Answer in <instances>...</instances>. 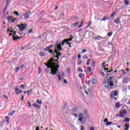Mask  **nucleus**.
I'll use <instances>...</instances> for the list:
<instances>
[{
  "label": "nucleus",
  "instance_id": "f03ea898",
  "mask_svg": "<svg viewBox=\"0 0 130 130\" xmlns=\"http://www.w3.org/2000/svg\"><path fill=\"white\" fill-rule=\"evenodd\" d=\"M27 24L25 23V24H21V25H17V27H18L19 31H20V32H22L23 30H25V29L27 28Z\"/></svg>",
  "mask_w": 130,
  "mask_h": 130
},
{
  "label": "nucleus",
  "instance_id": "680f3d73",
  "mask_svg": "<svg viewBox=\"0 0 130 130\" xmlns=\"http://www.w3.org/2000/svg\"><path fill=\"white\" fill-rule=\"evenodd\" d=\"M3 96L5 98H6V99H7V100L9 99V97H8V96H7L6 95H3Z\"/></svg>",
  "mask_w": 130,
  "mask_h": 130
},
{
  "label": "nucleus",
  "instance_id": "6ab92c4d",
  "mask_svg": "<svg viewBox=\"0 0 130 130\" xmlns=\"http://www.w3.org/2000/svg\"><path fill=\"white\" fill-rule=\"evenodd\" d=\"M56 77L58 78V81H61V77H60V74H56Z\"/></svg>",
  "mask_w": 130,
  "mask_h": 130
},
{
  "label": "nucleus",
  "instance_id": "bb28decb",
  "mask_svg": "<svg viewBox=\"0 0 130 130\" xmlns=\"http://www.w3.org/2000/svg\"><path fill=\"white\" fill-rule=\"evenodd\" d=\"M109 19L108 17H107L106 16H104L102 19V21H106V20H108Z\"/></svg>",
  "mask_w": 130,
  "mask_h": 130
},
{
  "label": "nucleus",
  "instance_id": "ddd939ff",
  "mask_svg": "<svg viewBox=\"0 0 130 130\" xmlns=\"http://www.w3.org/2000/svg\"><path fill=\"white\" fill-rule=\"evenodd\" d=\"M95 40H99V39H104V38H102L101 36H98V37H94Z\"/></svg>",
  "mask_w": 130,
  "mask_h": 130
},
{
  "label": "nucleus",
  "instance_id": "a211bd4d",
  "mask_svg": "<svg viewBox=\"0 0 130 130\" xmlns=\"http://www.w3.org/2000/svg\"><path fill=\"white\" fill-rule=\"evenodd\" d=\"M53 60H54V59L53 58H50L47 62L48 64H49V63L51 62H53Z\"/></svg>",
  "mask_w": 130,
  "mask_h": 130
},
{
  "label": "nucleus",
  "instance_id": "774afa93",
  "mask_svg": "<svg viewBox=\"0 0 130 130\" xmlns=\"http://www.w3.org/2000/svg\"><path fill=\"white\" fill-rule=\"evenodd\" d=\"M90 130H95V128H94V127L92 126L90 127Z\"/></svg>",
  "mask_w": 130,
  "mask_h": 130
},
{
  "label": "nucleus",
  "instance_id": "09e8293b",
  "mask_svg": "<svg viewBox=\"0 0 130 130\" xmlns=\"http://www.w3.org/2000/svg\"><path fill=\"white\" fill-rule=\"evenodd\" d=\"M56 54V55H57L58 56H61V53H60V52H58V53H57V54Z\"/></svg>",
  "mask_w": 130,
  "mask_h": 130
},
{
  "label": "nucleus",
  "instance_id": "dca6fc26",
  "mask_svg": "<svg viewBox=\"0 0 130 130\" xmlns=\"http://www.w3.org/2000/svg\"><path fill=\"white\" fill-rule=\"evenodd\" d=\"M73 38H74V37H73L72 35H71L70 38L69 39H66V40L67 41V42H68V41H72V40H73Z\"/></svg>",
  "mask_w": 130,
  "mask_h": 130
},
{
  "label": "nucleus",
  "instance_id": "b1692460",
  "mask_svg": "<svg viewBox=\"0 0 130 130\" xmlns=\"http://www.w3.org/2000/svg\"><path fill=\"white\" fill-rule=\"evenodd\" d=\"M124 121H125V122H129V118L125 117L124 118Z\"/></svg>",
  "mask_w": 130,
  "mask_h": 130
},
{
  "label": "nucleus",
  "instance_id": "13d9d810",
  "mask_svg": "<svg viewBox=\"0 0 130 130\" xmlns=\"http://www.w3.org/2000/svg\"><path fill=\"white\" fill-rule=\"evenodd\" d=\"M57 53H58L57 49H55V50H54V53H56V54Z\"/></svg>",
  "mask_w": 130,
  "mask_h": 130
},
{
  "label": "nucleus",
  "instance_id": "6e6552de",
  "mask_svg": "<svg viewBox=\"0 0 130 130\" xmlns=\"http://www.w3.org/2000/svg\"><path fill=\"white\" fill-rule=\"evenodd\" d=\"M12 38L13 39V41H17L18 40V39H21V38H22V36H20V37L14 36V37H12Z\"/></svg>",
  "mask_w": 130,
  "mask_h": 130
},
{
  "label": "nucleus",
  "instance_id": "9d476101",
  "mask_svg": "<svg viewBox=\"0 0 130 130\" xmlns=\"http://www.w3.org/2000/svg\"><path fill=\"white\" fill-rule=\"evenodd\" d=\"M57 49H58L59 51H62L63 49L61 48V44H59L57 46Z\"/></svg>",
  "mask_w": 130,
  "mask_h": 130
},
{
  "label": "nucleus",
  "instance_id": "0eeeda50",
  "mask_svg": "<svg viewBox=\"0 0 130 130\" xmlns=\"http://www.w3.org/2000/svg\"><path fill=\"white\" fill-rule=\"evenodd\" d=\"M32 106H34V107H36L37 110H39V109H40V107H41V105H38L37 103L33 104Z\"/></svg>",
  "mask_w": 130,
  "mask_h": 130
},
{
  "label": "nucleus",
  "instance_id": "bf43d9fd",
  "mask_svg": "<svg viewBox=\"0 0 130 130\" xmlns=\"http://www.w3.org/2000/svg\"><path fill=\"white\" fill-rule=\"evenodd\" d=\"M44 12H45L44 10H42L40 12V14L42 15V14H44Z\"/></svg>",
  "mask_w": 130,
  "mask_h": 130
},
{
  "label": "nucleus",
  "instance_id": "e2e57ef3",
  "mask_svg": "<svg viewBox=\"0 0 130 130\" xmlns=\"http://www.w3.org/2000/svg\"><path fill=\"white\" fill-rule=\"evenodd\" d=\"M45 73H49V70L47 69H46V70H45Z\"/></svg>",
  "mask_w": 130,
  "mask_h": 130
},
{
  "label": "nucleus",
  "instance_id": "5701e85b",
  "mask_svg": "<svg viewBox=\"0 0 130 130\" xmlns=\"http://www.w3.org/2000/svg\"><path fill=\"white\" fill-rule=\"evenodd\" d=\"M14 18V17L12 16H8V18H7V20L8 21V22H10V20H12V19H13Z\"/></svg>",
  "mask_w": 130,
  "mask_h": 130
},
{
  "label": "nucleus",
  "instance_id": "ea45409f",
  "mask_svg": "<svg viewBox=\"0 0 130 130\" xmlns=\"http://www.w3.org/2000/svg\"><path fill=\"white\" fill-rule=\"evenodd\" d=\"M113 95L115 97L117 96V90H116L114 93H113Z\"/></svg>",
  "mask_w": 130,
  "mask_h": 130
},
{
  "label": "nucleus",
  "instance_id": "39448f33",
  "mask_svg": "<svg viewBox=\"0 0 130 130\" xmlns=\"http://www.w3.org/2000/svg\"><path fill=\"white\" fill-rule=\"evenodd\" d=\"M15 91L16 95H19V94H21V93H22V90L19 89V88L18 87L15 88Z\"/></svg>",
  "mask_w": 130,
  "mask_h": 130
},
{
  "label": "nucleus",
  "instance_id": "49530a36",
  "mask_svg": "<svg viewBox=\"0 0 130 130\" xmlns=\"http://www.w3.org/2000/svg\"><path fill=\"white\" fill-rule=\"evenodd\" d=\"M78 120H79V121H81V122H82V121H83V117H80L79 118Z\"/></svg>",
  "mask_w": 130,
  "mask_h": 130
},
{
  "label": "nucleus",
  "instance_id": "f257e3e1",
  "mask_svg": "<svg viewBox=\"0 0 130 130\" xmlns=\"http://www.w3.org/2000/svg\"><path fill=\"white\" fill-rule=\"evenodd\" d=\"M113 76H110L107 81H104L105 87L106 89L112 90L114 87V82H113Z\"/></svg>",
  "mask_w": 130,
  "mask_h": 130
},
{
  "label": "nucleus",
  "instance_id": "864d4df0",
  "mask_svg": "<svg viewBox=\"0 0 130 130\" xmlns=\"http://www.w3.org/2000/svg\"><path fill=\"white\" fill-rule=\"evenodd\" d=\"M115 14H116V11L113 13L112 14H111V18H112V17H113V16H114V15H115Z\"/></svg>",
  "mask_w": 130,
  "mask_h": 130
},
{
  "label": "nucleus",
  "instance_id": "c756f323",
  "mask_svg": "<svg viewBox=\"0 0 130 130\" xmlns=\"http://www.w3.org/2000/svg\"><path fill=\"white\" fill-rule=\"evenodd\" d=\"M58 68H59V65H58L57 64L56 66H55L54 67H53V69H54L56 71H58Z\"/></svg>",
  "mask_w": 130,
  "mask_h": 130
},
{
  "label": "nucleus",
  "instance_id": "79ce46f5",
  "mask_svg": "<svg viewBox=\"0 0 130 130\" xmlns=\"http://www.w3.org/2000/svg\"><path fill=\"white\" fill-rule=\"evenodd\" d=\"M113 122H108L106 123L107 125H110V124H112Z\"/></svg>",
  "mask_w": 130,
  "mask_h": 130
},
{
  "label": "nucleus",
  "instance_id": "2f4dec72",
  "mask_svg": "<svg viewBox=\"0 0 130 130\" xmlns=\"http://www.w3.org/2000/svg\"><path fill=\"white\" fill-rule=\"evenodd\" d=\"M90 61H91V59H88L86 62V66H89Z\"/></svg>",
  "mask_w": 130,
  "mask_h": 130
},
{
  "label": "nucleus",
  "instance_id": "de8ad7c7",
  "mask_svg": "<svg viewBox=\"0 0 130 130\" xmlns=\"http://www.w3.org/2000/svg\"><path fill=\"white\" fill-rule=\"evenodd\" d=\"M14 14H15V15H16V16H20V14L18 13L17 11H15L14 12Z\"/></svg>",
  "mask_w": 130,
  "mask_h": 130
},
{
  "label": "nucleus",
  "instance_id": "0e129e2a",
  "mask_svg": "<svg viewBox=\"0 0 130 130\" xmlns=\"http://www.w3.org/2000/svg\"><path fill=\"white\" fill-rule=\"evenodd\" d=\"M23 100H24V95H22L21 96V101H23Z\"/></svg>",
  "mask_w": 130,
  "mask_h": 130
},
{
  "label": "nucleus",
  "instance_id": "37998d69",
  "mask_svg": "<svg viewBox=\"0 0 130 130\" xmlns=\"http://www.w3.org/2000/svg\"><path fill=\"white\" fill-rule=\"evenodd\" d=\"M13 34H12V37L16 36V34H17V32H16V31H13Z\"/></svg>",
  "mask_w": 130,
  "mask_h": 130
},
{
  "label": "nucleus",
  "instance_id": "603ef678",
  "mask_svg": "<svg viewBox=\"0 0 130 130\" xmlns=\"http://www.w3.org/2000/svg\"><path fill=\"white\" fill-rule=\"evenodd\" d=\"M53 57H56V58H57V59H59V57L57 55L56 56H55L54 54H53Z\"/></svg>",
  "mask_w": 130,
  "mask_h": 130
},
{
  "label": "nucleus",
  "instance_id": "4be33fe9",
  "mask_svg": "<svg viewBox=\"0 0 130 130\" xmlns=\"http://www.w3.org/2000/svg\"><path fill=\"white\" fill-rule=\"evenodd\" d=\"M44 64H45L46 67H47L48 69H52V66H50L49 64H47V63H44Z\"/></svg>",
  "mask_w": 130,
  "mask_h": 130
},
{
  "label": "nucleus",
  "instance_id": "a19ab883",
  "mask_svg": "<svg viewBox=\"0 0 130 130\" xmlns=\"http://www.w3.org/2000/svg\"><path fill=\"white\" fill-rule=\"evenodd\" d=\"M108 36H109V37H111V36L112 35V32H109L107 34Z\"/></svg>",
  "mask_w": 130,
  "mask_h": 130
},
{
  "label": "nucleus",
  "instance_id": "c9c22d12",
  "mask_svg": "<svg viewBox=\"0 0 130 130\" xmlns=\"http://www.w3.org/2000/svg\"><path fill=\"white\" fill-rule=\"evenodd\" d=\"M120 104L119 103H117L115 105V107H116V108H119V106H120Z\"/></svg>",
  "mask_w": 130,
  "mask_h": 130
},
{
  "label": "nucleus",
  "instance_id": "412c9836",
  "mask_svg": "<svg viewBox=\"0 0 130 130\" xmlns=\"http://www.w3.org/2000/svg\"><path fill=\"white\" fill-rule=\"evenodd\" d=\"M32 91H33V89H29L27 91V95H30V94H32Z\"/></svg>",
  "mask_w": 130,
  "mask_h": 130
},
{
  "label": "nucleus",
  "instance_id": "aec40b11",
  "mask_svg": "<svg viewBox=\"0 0 130 130\" xmlns=\"http://www.w3.org/2000/svg\"><path fill=\"white\" fill-rule=\"evenodd\" d=\"M116 116H119L120 117H121L122 118H124L125 117V116L122 115L121 114H117V115H116Z\"/></svg>",
  "mask_w": 130,
  "mask_h": 130
},
{
  "label": "nucleus",
  "instance_id": "e433bc0d",
  "mask_svg": "<svg viewBox=\"0 0 130 130\" xmlns=\"http://www.w3.org/2000/svg\"><path fill=\"white\" fill-rule=\"evenodd\" d=\"M36 102L38 104H42V102L41 101H39V100H37Z\"/></svg>",
  "mask_w": 130,
  "mask_h": 130
},
{
  "label": "nucleus",
  "instance_id": "393cba45",
  "mask_svg": "<svg viewBox=\"0 0 130 130\" xmlns=\"http://www.w3.org/2000/svg\"><path fill=\"white\" fill-rule=\"evenodd\" d=\"M124 3L126 6L129 5V2L127 0H124Z\"/></svg>",
  "mask_w": 130,
  "mask_h": 130
},
{
  "label": "nucleus",
  "instance_id": "69168bd1",
  "mask_svg": "<svg viewBox=\"0 0 130 130\" xmlns=\"http://www.w3.org/2000/svg\"><path fill=\"white\" fill-rule=\"evenodd\" d=\"M78 59H81V54H78Z\"/></svg>",
  "mask_w": 130,
  "mask_h": 130
},
{
  "label": "nucleus",
  "instance_id": "4468645a",
  "mask_svg": "<svg viewBox=\"0 0 130 130\" xmlns=\"http://www.w3.org/2000/svg\"><path fill=\"white\" fill-rule=\"evenodd\" d=\"M114 22L115 23V24H118L119 23V18L117 17L114 19Z\"/></svg>",
  "mask_w": 130,
  "mask_h": 130
},
{
  "label": "nucleus",
  "instance_id": "7ed1b4c3",
  "mask_svg": "<svg viewBox=\"0 0 130 130\" xmlns=\"http://www.w3.org/2000/svg\"><path fill=\"white\" fill-rule=\"evenodd\" d=\"M119 113H120V114H122V115H124V116H125V115L127 116V110H126V109H123V108L121 110H120Z\"/></svg>",
  "mask_w": 130,
  "mask_h": 130
},
{
  "label": "nucleus",
  "instance_id": "473e14b6",
  "mask_svg": "<svg viewBox=\"0 0 130 130\" xmlns=\"http://www.w3.org/2000/svg\"><path fill=\"white\" fill-rule=\"evenodd\" d=\"M127 116H130V107H129V108L127 110Z\"/></svg>",
  "mask_w": 130,
  "mask_h": 130
},
{
  "label": "nucleus",
  "instance_id": "a18cd8bd",
  "mask_svg": "<svg viewBox=\"0 0 130 130\" xmlns=\"http://www.w3.org/2000/svg\"><path fill=\"white\" fill-rule=\"evenodd\" d=\"M108 121V119L107 118H105V119L104 120V122H105L107 123Z\"/></svg>",
  "mask_w": 130,
  "mask_h": 130
},
{
  "label": "nucleus",
  "instance_id": "cd10ccee",
  "mask_svg": "<svg viewBox=\"0 0 130 130\" xmlns=\"http://www.w3.org/2000/svg\"><path fill=\"white\" fill-rule=\"evenodd\" d=\"M91 24H92V21H91V20H89V21L88 22V25L86 26V28H89V27L91 26Z\"/></svg>",
  "mask_w": 130,
  "mask_h": 130
},
{
  "label": "nucleus",
  "instance_id": "72a5a7b5",
  "mask_svg": "<svg viewBox=\"0 0 130 130\" xmlns=\"http://www.w3.org/2000/svg\"><path fill=\"white\" fill-rule=\"evenodd\" d=\"M87 72H89V73H90V72H92V69L90 67H87Z\"/></svg>",
  "mask_w": 130,
  "mask_h": 130
},
{
  "label": "nucleus",
  "instance_id": "f8f14e48",
  "mask_svg": "<svg viewBox=\"0 0 130 130\" xmlns=\"http://www.w3.org/2000/svg\"><path fill=\"white\" fill-rule=\"evenodd\" d=\"M127 82H128V79H127V77L124 78L123 80V83H124V84H126L127 83Z\"/></svg>",
  "mask_w": 130,
  "mask_h": 130
},
{
  "label": "nucleus",
  "instance_id": "1a4fd4ad",
  "mask_svg": "<svg viewBox=\"0 0 130 130\" xmlns=\"http://www.w3.org/2000/svg\"><path fill=\"white\" fill-rule=\"evenodd\" d=\"M16 113V110H13V111L10 112V113H8L9 116H13L14 114Z\"/></svg>",
  "mask_w": 130,
  "mask_h": 130
},
{
  "label": "nucleus",
  "instance_id": "f3484780",
  "mask_svg": "<svg viewBox=\"0 0 130 130\" xmlns=\"http://www.w3.org/2000/svg\"><path fill=\"white\" fill-rule=\"evenodd\" d=\"M124 126L125 127V130H127V129H128V128H129V124H128L127 123H125Z\"/></svg>",
  "mask_w": 130,
  "mask_h": 130
},
{
  "label": "nucleus",
  "instance_id": "3c124183",
  "mask_svg": "<svg viewBox=\"0 0 130 130\" xmlns=\"http://www.w3.org/2000/svg\"><path fill=\"white\" fill-rule=\"evenodd\" d=\"M48 47L50 49H51V48H52V47H53V45H50L49 46H48Z\"/></svg>",
  "mask_w": 130,
  "mask_h": 130
},
{
  "label": "nucleus",
  "instance_id": "4d7b16f0",
  "mask_svg": "<svg viewBox=\"0 0 130 130\" xmlns=\"http://www.w3.org/2000/svg\"><path fill=\"white\" fill-rule=\"evenodd\" d=\"M87 51V50L84 49L82 51V53H85V52Z\"/></svg>",
  "mask_w": 130,
  "mask_h": 130
},
{
  "label": "nucleus",
  "instance_id": "20e7f679",
  "mask_svg": "<svg viewBox=\"0 0 130 130\" xmlns=\"http://www.w3.org/2000/svg\"><path fill=\"white\" fill-rule=\"evenodd\" d=\"M51 69L50 70L51 72H50V74H52V75H56L57 72H58V71L56 70V69H55L54 68H53V67L52 66V68H51Z\"/></svg>",
  "mask_w": 130,
  "mask_h": 130
},
{
  "label": "nucleus",
  "instance_id": "338daca9",
  "mask_svg": "<svg viewBox=\"0 0 130 130\" xmlns=\"http://www.w3.org/2000/svg\"><path fill=\"white\" fill-rule=\"evenodd\" d=\"M127 104L128 105H130V99H129L128 102L127 103Z\"/></svg>",
  "mask_w": 130,
  "mask_h": 130
},
{
  "label": "nucleus",
  "instance_id": "423d86ee",
  "mask_svg": "<svg viewBox=\"0 0 130 130\" xmlns=\"http://www.w3.org/2000/svg\"><path fill=\"white\" fill-rule=\"evenodd\" d=\"M23 17H24V20H28V19L30 18V15L29 14V13H26L23 14Z\"/></svg>",
  "mask_w": 130,
  "mask_h": 130
},
{
  "label": "nucleus",
  "instance_id": "7c9ffc66",
  "mask_svg": "<svg viewBox=\"0 0 130 130\" xmlns=\"http://www.w3.org/2000/svg\"><path fill=\"white\" fill-rule=\"evenodd\" d=\"M92 84L93 85H95V84H96V83H97V80H96V79H92Z\"/></svg>",
  "mask_w": 130,
  "mask_h": 130
},
{
  "label": "nucleus",
  "instance_id": "58836bf2",
  "mask_svg": "<svg viewBox=\"0 0 130 130\" xmlns=\"http://www.w3.org/2000/svg\"><path fill=\"white\" fill-rule=\"evenodd\" d=\"M78 72H81V73H83V69H82L81 67H79V69L78 70Z\"/></svg>",
  "mask_w": 130,
  "mask_h": 130
},
{
  "label": "nucleus",
  "instance_id": "052dcab7",
  "mask_svg": "<svg viewBox=\"0 0 130 130\" xmlns=\"http://www.w3.org/2000/svg\"><path fill=\"white\" fill-rule=\"evenodd\" d=\"M101 75H102V76H103L104 77V76H105V73H104V72H103V71H102Z\"/></svg>",
  "mask_w": 130,
  "mask_h": 130
},
{
  "label": "nucleus",
  "instance_id": "8fccbe9b",
  "mask_svg": "<svg viewBox=\"0 0 130 130\" xmlns=\"http://www.w3.org/2000/svg\"><path fill=\"white\" fill-rule=\"evenodd\" d=\"M19 88H20V89H24V85L21 84L19 86Z\"/></svg>",
  "mask_w": 130,
  "mask_h": 130
},
{
  "label": "nucleus",
  "instance_id": "a878e982",
  "mask_svg": "<svg viewBox=\"0 0 130 130\" xmlns=\"http://www.w3.org/2000/svg\"><path fill=\"white\" fill-rule=\"evenodd\" d=\"M40 56H45V54L44 52H40L39 53Z\"/></svg>",
  "mask_w": 130,
  "mask_h": 130
},
{
  "label": "nucleus",
  "instance_id": "f704fd0d",
  "mask_svg": "<svg viewBox=\"0 0 130 130\" xmlns=\"http://www.w3.org/2000/svg\"><path fill=\"white\" fill-rule=\"evenodd\" d=\"M67 42H67V40H66V39H64V41H63V42L61 43L60 45L63 46V45H64V43H67Z\"/></svg>",
  "mask_w": 130,
  "mask_h": 130
},
{
  "label": "nucleus",
  "instance_id": "c85d7f7f",
  "mask_svg": "<svg viewBox=\"0 0 130 130\" xmlns=\"http://www.w3.org/2000/svg\"><path fill=\"white\" fill-rule=\"evenodd\" d=\"M78 117H84V114L83 113H80L78 114Z\"/></svg>",
  "mask_w": 130,
  "mask_h": 130
},
{
  "label": "nucleus",
  "instance_id": "6e6d98bb",
  "mask_svg": "<svg viewBox=\"0 0 130 130\" xmlns=\"http://www.w3.org/2000/svg\"><path fill=\"white\" fill-rule=\"evenodd\" d=\"M91 83L90 81H88V82L87 81H85V83L87 84V85H89Z\"/></svg>",
  "mask_w": 130,
  "mask_h": 130
},
{
  "label": "nucleus",
  "instance_id": "4c0bfd02",
  "mask_svg": "<svg viewBox=\"0 0 130 130\" xmlns=\"http://www.w3.org/2000/svg\"><path fill=\"white\" fill-rule=\"evenodd\" d=\"M121 72H122V75H126L127 74V72H125L123 70H121Z\"/></svg>",
  "mask_w": 130,
  "mask_h": 130
},
{
  "label": "nucleus",
  "instance_id": "9b49d317",
  "mask_svg": "<svg viewBox=\"0 0 130 130\" xmlns=\"http://www.w3.org/2000/svg\"><path fill=\"white\" fill-rule=\"evenodd\" d=\"M79 24V21L76 22L75 23L71 24V28H75L77 26V25Z\"/></svg>",
  "mask_w": 130,
  "mask_h": 130
},
{
  "label": "nucleus",
  "instance_id": "2eb2a0df",
  "mask_svg": "<svg viewBox=\"0 0 130 130\" xmlns=\"http://www.w3.org/2000/svg\"><path fill=\"white\" fill-rule=\"evenodd\" d=\"M49 64L51 66V67H53V68H54L55 67V64H56V63L54 62H52L51 63H49Z\"/></svg>",
  "mask_w": 130,
  "mask_h": 130
},
{
  "label": "nucleus",
  "instance_id": "c03bdc74",
  "mask_svg": "<svg viewBox=\"0 0 130 130\" xmlns=\"http://www.w3.org/2000/svg\"><path fill=\"white\" fill-rule=\"evenodd\" d=\"M50 49H49L48 47H47L46 48L44 49V50L45 51H49Z\"/></svg>",
  "mask_w": 130,
  "mask_h": 130
},
{
  "label": "nucleus",
  "instance_id": "5fc2aeb1",
  "mask_svg": "<svg viewBox=\"0 0 130 130\" xmlns=\"http://www.w3.org/2000/svg\"><path fill=\"white\" fill-rule=\"evenodd\" d=\"M83 76V74L80 73V74L79 75V78H83V76Z\"/></svg>",
  "mask_w": 130,
  "mask_h": 130
}]
</instances>
